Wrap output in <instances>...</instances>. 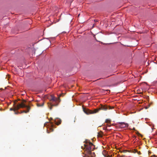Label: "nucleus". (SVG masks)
I'll use <instances>...</instances> for the list:
<instances>
[{
  "instance_id": "30",
  "label": "nucleus",
  "mask_w": 157,
  "mask_h": 157,
  "mask_svg": "<svg viewBox=\"0 0 157 157\" xmlns=\"http://www.w3.org/2000/svg\"><path fill=\"white\" fill-rule=\"evenodd\" d=\"M106 157H108L106 156Z\"/></svg>"
},
{
  "instance_id": "28",
  "label": "nucleus",
  "mask_w": 157,
  "mask_h": 157,
  "mask_svg": "<svg viewBox=\"0 0 157 157\" xmlns=\"http://www.w3.org/2000/svg\"><path fill=\"white\" fill-rule=\"evenodd\" d=\"M55 105V106H56L57 105H58V104H57L56 105Z\"/></svg>"
},
{
  "instance_id": "19",
  "label": "nucleus",
  "mask_w": 157,
  "mask_h": 157,
  "mask_svg": "<svg viewBox=\"0 0 157 157\" xmlns=\"http://www.w3.org/2000/svg\"><path fill=\"white\" fill-rule=\"evenodd\" d=\"M23 102H26V101H25V100H23Z\"/></svg>"
},
{
  "instance_id": "15",
  "label": "nucleus",
  "mask_w": 157,
  "mask_h": 157,
  "mask_svg": "<svg viewBox=\"0 0 157 157\" xmlns=\"http://www.w3.org/2000/svg\"><path fill=\"white\" fill-rule=\"evenodd\" d=\"M50 130H51V131H53V128H52V127H50Z\"/></svg>"
},
{
  "instance_id": "17",
  "label": "nucleus",
  "mask_w": 157,
  "mask_h": 157,
  "mask_svg": "<svg viewBox=\"0 0 157 157\" xmlns=\"http://www.w3.org/2000/svg\"><path fill=\"white\" fill-rule=\"evenodd\" d=\"M94 22H98V21L97 20H96V19L94 20Z\"/></svg>"
},
{
  "instance_id": "16",
  "label": "nucleus",
  "mask_w": 157,
  "mask_h": 157,
  "mask_svg": "<svg viewBox=\"0 0 157 157\" xmlns=\"http://www.w3.org/2000/svg\"><path fill=\"white\" fill-rule=\"evenodd\" d=\"M136 133L138 136L141 135L140 134V133H139L138 132H137Z\"/></svg>"
},
{
  "instance_id": "5",
  "label": "nucleus",
  "mask_w": 157,
  "mask_h": 157,
  "mask_svg": "<svg viewBox=\"0 0 157 157\" xmlns=\"http://www.w3.org/2000/svg\"><path fill=\"white\" fill-rule=\"evenodd\" d=\"M19 105H20V108H27V109H28V107H30L29 106H28V105H25L23 103H21L19 104Z\"/></svg>"
},
{
  "instance_id": "29",
  "label": "nucleus",
  "mask_w": 157,
  "mask_h": 157,
  "mask_svg": "<svg viewBox=\"0 0 157 157\" xmlns=\"http://www.w3.org/2000/svg\"><path fill=\"white\" fill-rule=\"evenodd\" d=\"M48 133H49V132H48Z\"/></svg>"
},
{
  "instance_id": "4",
  "label": "nucleus",
  "mask_w": 157,
  "mask_h": 157,
  "mask_svg": "<svg viewBox=\"0 0 157 157\" xmlns=\"http://www.w3.org/2000/svg\"><path fill=\"white\" fill-rule=\"evenodd\" d=\"M119 126L121 128H127L128 126V124L127 123H125L124 122H120Z\"/></svg>"
},
{
  "instance_id": "7",
  "label": "nucleus",
  "mask_w": 157,
  "mask_h": 157,
  "mask_svg": "<svg viewBox=\"0 0 157 157\" xmlns=\"http://www.w3.org/2000/svg\"><path fill=\"white\" fill-rule=\"evenodd\" d=\"M55 122H56V124L57 125H59L61 124V120L58 119L57 121H55Z\"/></svg>"
},
{
  "instance_id": "23",
  "label": "nucleus",
  "mask_w": 157,
  "mask_h": 157,
  "mask_svg": "<svg viewBox=\"0 0 157 157\" xmlns=\"http://www.w3.org/2000/svg\"><path fill=\"white\" fill-rule=\"evenodd\" d=\"M110 126V125H109L108 124V125H107V126H109V127Z\"/></svg>"
},
{
  "instance_id": "8",
  "label": "nucleus",
  "mask_w": 157,
  "mask_h": 157,
  "mask_svg": "<svg viewBox=\"0 0 157 157\" xmlns=\"http://www.w3.org/2000/svg\"><path fill=\"white\" fill-rule=\"evenodd\" d=\"M58 100V99L56 98L55 97H52L51 99V101H52L56 102Z\"/></svg>"
},
{
  "instance_id": "26",
  "label": "nucleus",
  "mask_w": 157,
  "mask_h": 157,
  "mask_svg": "<svg viewBox=\"0 0 157 157\" xmlns=\"http://www.w3.org/2000/svg\"><path fill=\"white\" fill-rule=\"evenodd\" d=\"M2 110V109L0 108V110Z\"/></svg>"
},
{
  "instance_id": "27",
  "label": "nucleus",
  "mask_w": 157,
  "mask_h": 157,
  "mask_svg": "<svg viewBox=\"0 0 157 157\" xmlns=\"http://www.w3.org/2000/svg\"><path fill=\"white\" fill-rule=\"evenodd\" d=\"M125 151H123L124 152H125Z\"/></svg>"
},
{
  "instance_id": "9",
  "label": "nucleus",
  "mask_w": 157,
  "mask_h": 157,
  "mask_svg": "<svg viewBox=\"0 0 157 157\" xmlns=\"http://www.w3.org/2000/svg\"><path fill=\"white\" fill-rule=\"evenodd\" d=\"M20 108V107L19 105V104H18L16 106L14 107V109H15V111L16 110H17L19 109Z\"/></svg>"
},
{
  "instance_id": "14",
  "label": "nucleus",
  "mask_w": 157,
  "mask_h": 157,
  "mask_svg": "<svg viewBox=\"0 0 157 157\" xmlns=\"http://www.w3.org/2000/svg\"><path fill=\"white\" fill-rule=\"evenodd\" d=\"M20 113L18 112H15L14 113L15 114H17L18 113Z\"/></svg>"
},
{
  "instance_id": "24",
  "label": "nucleus",
  "mask_w": 157,
  "mask_h": 157,
  "mask_svg": "<svg viewBox=\"0 0 157 157\" xmlns=\"http://www.w3.org/2000/svg\"><path fill=\"white\" fill-rule=\"evenodd\" d=\"M135 152H137V150H135Z\"/></svg>"
},
{
  "instance_id": "13",
  "label": "nucleus",
  "mask_w": 157,
  "mask_h": 157,
  "mask_svg": "<svg viewBox=\"0 0 157 157\" xmlns=\"http://www.w3.org/2000/svg\"><path fill=\"white\" fill-rule=\"evenodd\" d=\"M10 111H14L15 112V109H13L12 108H11L10 109Z\"/></svg>"
},
{
  "instance_id": "20",
  "label": "nucleus",
  "mask_w": 157,
  "mask_h": 157,
  "mask_svg": "<svg viewBox=\"0 0 157 157\" xmlns=\"http://www.w3.org/2000/svg\"><path fill=\"white\" fill-rule=\"evenodd\" d=\"M124 155H122L121 156H120L119 157H124Z\"/></svg>"
},
{
  "instance_id": "1",
  "label": "nucleus",
  "mask_w": 157,
  "mask_h": 157,
  "mask_svg": "<svg viewBox=\"0 0 157 157\" xmlns=\"http://www.w3.org/2000/svg\"><path fill=\"white\" fill-rule=\"evenodd\" d=\"M86 144H84V147L82 146L81 148L82 149H85V151L89 155L93 156L92 154L91 151L94 149V145L90 141H86L84 142Z\"/></svg>"
},
{
  "instance_id": "18",
  "label": "nucleus",
  "mask_w": 157,
  "mask_h": 157,
  "mask_svg": "<svg viewBox=\"0 0 157 157\" xmlns=\"http://www.w3.org/2000/svg\"><path fill=\"white\" fill-rule=\"evenodd\" d=\"M92 154L93 155L92 156H93L95 155L94 153V152L92 153Z\"/></svg>"
},
{
  "instance_id": "3",
  "label": "nucleus",
  "mask_w": 157,
  "mask_h": 157,
  "mask_svg": "<svg viewBox=\"0 0 157 157\" xmlns=\"http://www.w3.org/2000/svg\"><path fill=\"white\" fill-rule=\"evenodd\" d=\"M83 110L84 112L87 114H91L95 113H94V109L93 111L90 110L88 109L84 108L83 106L82 107Z\"/></svg>"
},
{
  "instance_id": "12",
  "label": "nucleus",
  "mask_w": 157,
  "mask_h": 157,
  "mask_svg": "<svg viewBox=\"0 0 157 157\" xmlns=\"http://www.w3.org/2000/svg\"><path fill=\"white\" fill-rule=\"evenodd\" d=\"M111 122V120L109 119H107L106 120L105 122L106 123H110Z\"/></svg>"
},
{
  "instance_id": "21",
  "label": "nucleus",
  "mask_w": 157,
  "mask_h": 157,
  "mask_svg": "<svg viewBox=\"0 0 157 157\" xmlns=\"http://www.w3.org/2000/svg\"><path fill=\"white\" fill-rule=\"evenodd\" d=\"M133 129V130H136L134 128Z\"/></svg>"
},
{
  "instance_id": "2",
  "label": "nucleus",
  "mask_w": 157,
  "mask_h": 157,
  "mask_svg": "<svg viewBox=\"0 0 157 157\" xmlns=\"http://www.w3.org/2000/svg\"><path fill=\"white\" fill-rule=\"evenodd\" d=\"M113 107L110 106H107L106 105H101V106L99 108H97L94 109V113H98L99 110H102L104 111H106L108 109H113Z\"/></svg>"
},
{
  "instance_id": "10",
  "label": "nucleus",
  "mask_w": 157,
  "mask_h": 157,
  "mask_svg": "<svg viewBox=\"0 0 157 157\" xmlns=\"http://www.w3.org/2000/svg\"><path fill=\"white\" fill-rule=\"evenodd\" d=\"M44 104V103L43 102L41 103H37V105L38 107H40L43 106Z\"/></svg>"
},
{
  "instance_id": "11",
  "label": "nucleus",
  "mask_w": 157,
  "mask_h": 157,
  "mask_svg": "<svg viewBox=\"0 0 157 157\" xmlns=\"http://www.w3.org/2000/svg\"><path fill=\"white\" fill-rule=\"evenodd\" d=\"M53 106H55V105L54 104H50L48 105V106L49 107V109L50 110H51L52 109V107Z\"/></svg>"
},
{
  "instance_id": "25",
  "label": "nucleus",
  "mask_w": 157,
  "mask_h": 157,
  "mask_svg": "<svg viewBox=\"0 0 157 157\" xmlns=\"http://www.w3.org/2000/svg\"><path fill=\"white\" fill-rule=\"evenodd\" d=\"M107 91H109V92H110V91L109 90H107Z\"/></svg>"
},
{
  "instance_id": "22",
  "label": "nucleus",
  "mask_w": 157,
  "mask_h": 157,
  "mask_svg": "<svg viewBox=\"0 0 157 157\" xmlns=\"http://www.w3.org/2000/svg\"><path fill=\"white\" fill-rule=\"evenodd\" d=\"M140 154V151H139V152H138V154Z\"/></svg>"
},
{
  "instance_id": "6",
  "label": "nucleus",
  "mask_w": 157,
  "mask_h": 157,
  "mask_svg": "<svg viewBox=\"0 0 157 157\" xmlns=\"http://www.w3.org/2000/svg\"><path fill=\"white\" fill-rule=\"evenodd\" d=\"M30 107H28V109H27V110L26 111L25 110H23L21 111V113H27L29 112L30 110Z\"/></svg>"
}]
</instances>
